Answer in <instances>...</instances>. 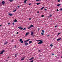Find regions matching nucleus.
<instances>
[{"instance_id": "obj_36", "label": "nucleus", "mask_w": 62, "mask_h": 62, "mask_svg": "<svg viewBox=\"0 0 62 62\" xmlns=\"http://www.w3.org/2000/svg\"><path fill=\"white\" fill-rule=\"evenodd\" d=\"M19 7H20V6H18V8H20Z\"/></svg>"}, {"instance_id": "obj_35", "label": "nucleus", "mask_w": 62, "mask_h": 62, "mask_svg": "<svg viewBox=\"0 0 62 62\" xmlns=\"http://www.w3.org/2000/svg\"><path fill=\"white\" fill-rule=\"evenodd\" d=\"M54 55V54L53 53L52 54V55Z\"/></svg>"}, {"instance_id": "obj_23", "label": "nucleus", "mask_w": 62, "mask_h": 62, "mask_svg": "<svg viewBox=\"0 0 62 62\" xmlns=\"http://www.w3.org/2000/svg\"><path fill=\"white\" fill-rule=\"evenodd\" d=\"M25 29H26V28H24L23 29V30H25Z\"/></svg>"}, {"instance_id": "obj_43", "label": "nucleus", "mask_w": 62, "mask_h": 62, "mask_svg": "<svg viewBox=\"0 0 62 62\" xmlns=\"http://www.w3.org/2000/svg\"><path fill=\"white\" fill-rule=\"evenodd\" d=\"M50 35H47V37H49V36H50Z\"/></svg>"}, {"instance_id": "obj_54", "label": "nucleus", "mask_w": 62, "mask_h": 62, "mask_svg": "<svg viewBox=\"0 0 62 62\" xmlns=\"http://www.w3.org/2000/svg\"><path fill=\"white\" fill-rule=\"evenodd\" d=\"M12 0V1H13L14 0Z\"/></svg>"}, {"instance_id": "obj_32", "label": "nucleus", "mask_w": 62, "mask_h": 62, "mask_svg": "<svg viewBox=\"0 0 62 62\" xmlns=\"http://www.w3.org/2000/svg\"><path fill=\"white\" fill-rule=\"evenodd\" d=\"M60 0H58V2H60Z\"/></svg>"}, {"instance_id": "obj_45", "label": "nucleus", "mask_w": 62, "mask_h": 62, "mask_svg": "<svg viewBox=\"0 0 62 62\" xmlns=\"http://www.w3.org/2000/svg\"><path fill=\"white\" fill-rule=\"evenodd\" d=\"M31 20V18H29V20Z\"/></svg>"}, {"instance_id": "obj_58", "label": "nucleus", "mask_w": 62, "mask_h": 62, "mask_svg": "<svg viewBox=\"0 0 62 62\" xmlns=\"http://www.w3.org/2000/svg\"><path fill=\"white\" fill-rule=\"evenodd\" d=\"M58 34L57 35V36H58Z\"/></svg>"}, {"instance_id": "obj_28", "label": "nucleus", "mask_w": 62, "mask_h": 62, "mask_svg": "<svg viewBox=\"0 0 62 62\" xmlns=\"http://www.w3.org/2000/svg\"><path fill=\"white\" fill-rule=\"evenodd\" d=\"M36 1H41V0H36Z\"/></svg>"}, {"instance_id": "obj_2", "label": "nucleus", "mask_w": 62, "mask_h": 62, "mask_svg": "<svg viewBox=\"0 0 62 62\" xmlns=\"http://www.w3.org/2000/svg\"><path fill=\"white\" fill-rule=\"evenodd\" d=\"M5 52V50H3L2 51H1V52L0 53V54H3V53Z\"/></svg>"}, {"instance_id": "obj_39", "label": "nucleus", "mask_w": 62, "mask_h": 62, "mask_svg": "<svg viewBox=\"0 0 62 62\" xmlns=\"http://www.w3.org/2000/svg\"><path fill=\"white\" fill-rule=\"evenodd\" d=\"M39 13V11H38L37 12V13Z\"/></svg>"}, {"instance_id": "obj_4", "label": "nucleus", "mask_w": 62, "mask_h": 62, "mask_svg": "<svg viewBox=\"0 0 62 62\" xmlns=\"http://www.w3.org/2000/svg\"><path fill=\"white\" fill-rule=\"evenodd\" d=\"M29 40H30V39H28V40L24 41V42L25 43V42H27V41H28Z\"/></svg>"}, {"instance_id": "obj_31", "label": "nucleus", "mask_w": 62, "mask_h": 62, "mask_svg": "<svg viewBox=\"0 0 62 62\" xmlns=\"http://www.w3.org/2000/svg\"><path fill=\"white\" fill-rule=\"evenodd\" d=\"M40 41V40H37L36 41Z\"/></svg>"}, {"instance_id": "obj_20", "label": "nucleus", "mask_w": 62, "mask_h": 62, "mask_svg": "<svg viewBox=\"0 0 62 62\" xmlns=\"http://www.w3.org/2000/svg\"><path fill=\"white\" fill-rule=\"evenodd\" d=\"M28 34V33H27L26 34L25 36H27Z\"/></svg>"}, {"instance_id": "obj_56", "label": "nucleus", "mask_w": 62, "mask_h": 62, "mask_svg": "<svg viewBox=\"0 0 62 62\" xmlns=\"http://www.w3.org/2000/svg\"><path fill=\"white\" fill-rule=\"evenodd\" d=\"M38 29V30H39V29Z\"/></svg>"}, {"instance_id": "obj_40", "label": "nucleus", "mask_w": 62, "mask_h": 62, "mask_svg": "<svg viewBox=\"0 0 62 62\" xmlns=\"http://www.w3.org/2000/svg\"><path fill=\"white\" fill-rule=\"evenodd\" d=\"M41 35H43V33H41Z\"/></svg>"}, {"instance_id": "obj_33", "label": "nucleus", "mask_w": 62, "mask_h": 62, "mask_svg": "<svg viewBox=\"0 0 62 62\" xmlns=\"http://www.w3.org/2000/svg\"><path fill=\"white\" fill-rule=\"evenodd\" d=\"M52 15H51L50 16V17H52Z\"/></svg>"}, {"instance_id": "obj_3", "label": "nucleus", "mask_w": 62, "mask_h": 62, "mask_svg": "<svg viewBox=\"0 0 62 62\" xmlns=\"http://www.w3.org/2000/svg\"><path fill=\"white\" fill-rule=\"evenodd\" d=\"M2 4L3 5H5V1H3L2 2Z\"/></svg>"}, {"instance_id": "obj_1", "label": "nucleus", "mask_w": 62, "mask_h": 62, "mask_svg": "<svg viewBox=\"0 0 62 62\" xmlns=\"http://www.w3.org/2000/svg\"><path fill=\"white\" fill-rule=\"evenodd\" d=\"M40 40V41H39L40 42L38 43V44H42V43H43V42H42V40Z\"/></svg>"}, {"instance_id": "obj_34", "label": "nucleus", "mask_w": 62, "mask_h": 62, "mask_svg": "<svg viewBox=\"0 0 62 62\" xmlns=\"http://www.w3.org/2000/svg\"><path fill=\"white\" fill-rule=\"evenodd\" d=\"M9 1L10 2H12V0H9Z\"/></svg>"}, {"instance_id": "obj_21", "label": "nucleus", "mask_w": 62, "mask_h": 62, "mask_svg": "<svg viewBox=\"0 0 62 62\" xmlns=\"http://www.w3.org/2000/svg\"><path fill=\"white\" fill-rule=\"evenodd\" d=\"M16 11V10L15 9V10H14V11H13V12H15V11Z\"/></svg>"}, {"instance_id": "obj_51", "label": "nucleus", "mask_w": 62, "mask_h": 62, "mask_svg": "<svg viewBox=\"0 0 62 62\" xmlns=\"http://www.w3.org/2000/svg\"><path fill=\"white\" fill-rule=\"evenodd\" d=\"M57 27V26H55V27Z\"/></svg>"}, {"instance_id": "obj_42", "label": "nucleus", "mask_w": 62, "mask_h": 62, "mask_svg": "<svg viewBox=\"0 0 62 62\" xmlns=\"http://www.w3.org/2000/svg\"><path fill=\"white\" fill-rule=\"evenodd\" d=\"M16 46H15V48H16Z\"/></svg>"}, {"instance_id": "obj_9", "label": "nucleus", "mask_w": 62, "mask_h": 62, "mask_svg": "<svg viewBox=\"0 0 62 62\" xmlns=\"http://www.w3.org/2000/svg\"><path fill=\"white\" fill-rule=\"evenodd\" d=\"M7 43H8V42H6L4 43V45H6V44H7Z\"/></svg>"}, {"instance_id": "obj_15", "label": "nucleus", "mask_w": 62, "mask_h": 62, "mask_svg": "<svg viewBox=\"0 0 62 62\" xmlns=\"http://www.w3.org/2000/svg\"><path fill=\"white\" fill-rule=\"evenodd\" d=\"M36 4H37V5H39V4H40V3H36Z\"/></svg>"}, {"instance_id": "obj_14", "label": "nucleus", "mask_w": 62, "mask_h": 62, "mask_svg": "<svg viewBox=\"0 0 62 62\" xmlns=\"http://www.w3.org/2000/svg\"><path fill=\"white\" fill-rule=\"evenodd\" d=\"M33 35V32L32 31L31 32V35Z\"/></svg>"}, {"instance_id": "obj_53", "label": "nucleus", "mask_w": 62, "mask_h": 62, "mask_svg": "<svg viewBox=\"0 0 62 62\" xmlns=\"http://www.w3.org/2000/svg\"><path fill=\"white\" fill-rule=\"evenodd\" d=\"M13 24H14V23H13Z\"/></svg>"}, {"instance_id": "obj_57", "label": "nucleus", "mask_w": 62, "mask_h": 62, "mask_svg": "<svg viewBox=\"0 0 62 62\" xmlns=\"http://www.w3.org/2000/svg\"><path fill=\"white\" fill-rule=\"evenodd\" d=\"M61 58H62V56L61 57Z\"/></svg>"}, {"instance_id": "obj_49", "label": "nucleus", "mask_w": 62, "mask_h": 62, "mask_svg": "<svg viewBox=\"0 0 62 62\" xmlns=\"http://www.w3.org/2000/svg\"><path fill=\"white\" fill-rule=\"evenodd\" d=\"M15 55H16L15 57H16V55H17V54H16Z\"/></svg>"}, {"instance_id": "obj_25", "label": "nucleus", "mask_w": 62, "mask_h": 62, "mask_svg": "<svg viewBox=\"0 0 62 62\" xmlns=\"http://www.w3.org/2000/svg\"><path fill=\"white\" fill-rule=\"evenodd\" d=\"M23 41H21V43H23Z\"/></svg>"}, {"instance_id": "obj_11", "label": "nucleus", "mask_w": 62, "mask_h": 62, "mask_svg": "<svg viewBox=\"0 0 62 62\" xmlns=\"http://www.w3.org/2000/svg\"><path fill=\"white\" fill-rule=\"evenodd\" d=\"M9 16H12V15H13L12 14H9Z\"/></svg>"}, {"instance_id": "obj_59", "label": "nucleus", "mask_w": 62, "mask_h": 62, "mask_svg": "<svg viewBox=\"0 0 62 62\" xmlns=\"http://www.w3.org/2000/svg\"><path fill=\"white\" fill-rule=\"evenodd\" d=\"M7 61H8V60H7Z\"/></svg>"}, {"instance_id": "obj_12", "label": "nucleus", "mask_w": 62, "mask_h": 62, "mask_svg": "<svg viewBox=\"0 0 62 62\" xmlns=\"http://www.w3.org/2000/svg\"><path fill=\"white\" fill-rule=\"evenodd\" d=\"M24 59V57L22 58L21 59V60H23Z\"/></svg>"}, {"instance_id": "obj_18", "label": "nucleus", "mask_w": 62, "mask_h": 62, "mask_svg": "<svg viewBox=\"0 0 62 62\" xmlns=\"http://www.w3.org/2000/svg\"><path fill=\"white\" fill-rule=\"evenodd\" d=\"M42 31L43 33H44V32H45L43 30H42Z\"/></svg>"}, {"instance_id": "obj_47", "label": "nucleus", "mask_w": 62, "mask_h": 62, "mask_svg": "<svg viewBox=\"0 0 62 62\" xmlns=\"http://www.w3.org/2000/svg\"><path fill=\"white\" fill-rule=\"evenodd\" d=\"M57 11H59L58 10V9H57Z\"/></svg>"}, {"instance_id": "obj_50", "label": "nucleus", "mask_w": 62, "mask_h": 62, "mask_svg": "<svg viewBox=\"0 0 62 62\" xmlns=\"http://www.w3.org/2000/svg\"><path fill=\"white\" fill-rule=\"evenodd\" d=\"M60 34V33H59L58 34V35H59Z\"/></svg>"}, {"instance_id": "obj_16", "label": "nucleus", "mask_w": 62, "mask_h": 62, "mask_svg": "<svg viewBox=\"0 0 62 62\" xmlns=\"http://www.w3.org/2000/svg\"><path fill=\"white\" fill-rule=\"evenodd\" d=\"M31 28V27L30 26L28 28V29H30V28Z\"/></svg>"}, {"instance_id": "obj_37", "label": "nucleus", "mask_w": 62, "mask_h": 62, "mask_svg": "<svg viewBox=\"0 0 62 62\" xmlns=\"http://www.w3.org/2000/svg\"><path fill=\"white\" fill-rule=\"evenodd\" d=\"M44 10H47V9H46V8H45L44 9Z\"/></svg>"}, {"instance_id": "obj_19", "label": "nucleus", "mask_w": 62, "mask_h": 62, "mask_svg": "<svg viewBox=\"0 0 62 62\" xmlns=\"http://www.w3.org/2000/svg\"><path fill=\"white\" fill-rule=\"evenodd\" d=\"M44 8V7H42L40 9L41 10H42V9H43V8Z\"/></svg>"}, {"instance_id": "obj_5", "label": "nucleus", "mask_w": 62, "mask_h": 62, "mask_svg": "<svg viewBox=\"0 0 62 62\" xmlns=\"http://www.w3.org/2000/svg\"><path fill=\"white\" fill-rule=\"evenodd\" d=\"M29 44H31V43H32V41H30L29 42Z\"/></svg>"}, {"instance_id": "obj_52", "label": "nucleus", "mask_w": 62, "mask_h": 62, "mask_svg": "<svg viewBox=\"0 0 62 62\" xmlns=\"http://www.w3.org/2000/svg\"><path fill=\"white\" fill-rule=\"evenodd\" d=\"M1 25H2V24H1V25H0V27L1 26Z\"/></svg>"}, {"instance_id": "obj_29", "label": "nucleus", "mask_w": 62, "mask_h": 62, "mask_svg": "<svg viewBox=\"0 0 62 62\" xmlns=\"http://www.w3.org/2000/svg\"><path fill=\"white\" fill-rule=\"evenodd\" d=\"M44 17V15H42V16H41L42 17Z\"/></svg>"}, {"instance_id": "obj_8", "label": "nucleus", "mask_w": 62, "mask_h": 62, "mask_svg": "<svg viewBox=\"0 0 62 62\" xmlns=\"http://www.w3.org/2000/svg\"><path fill=\"white\" fill-rule=\"evenodd\" d=\"M34 58V57H32L30 59H29V60H32V59H33Z\"/></svg>"}, {"instance_id": "obj_48", "label": "nucleus", "mask_w": 62, "mask_h": 62, "mask_svg": "<svg viewBox=\"0 0 62 62\" xmlns=\"http://www.w3.org/2000/svg\"><path fill=\"white\" fill-rule=\"evenodd\" d=\"M10 24V23H8V24Z\"/></svg>"}, {"instance_id": "obj_38", "label": "nucleus", "mask_w": 62, "mask_h": 62, "mask_svg": "<svg viewBox=\"0 0 62 62\" xmlns=\"http://www.w3.org/2000/svg\"><path fill=\"white\" fill-rule=\"evenodd\" d=\"M60 10L61 11H62V8Z\"/></svg>"}, {"instance_id": "obj_7", "label": "nucleus", "mask_w": 62, "mask_h": 62, "mask_svg": "<svg viewBox=\"0 0 62 62\" xmlns=\"http://www.w3.org/2000/svg\"><path fill=\"white\" fill-rule=\"evenodd\" d=\"M31 27H31H34V25H31V26H30Z\"/></svg>"}, {"instance_id": "obj_46", "label": "nucleus", "mask_w": 62, "mask_h": 62, "mask_svg": "<svg viewBox=\"0 0 62 62\" xmlns=\"http://www.w3.org/2000/svg\"><path fill=\"white\" fill-rule=\"evenodd\" d=\"M21 30H22V29H23V28H21Z\"/></svg>"}, {"instance_id": "obj_55", "label": "nucleus", "mask_w": 62, "mask_h": 62, "mask_svg": "<svg viewBox=\"0 0 62 62\" xmlns=\"http://www.w3.org/2000/svg\"><path fill=\"white\" fill-rule=\"evenodd\" d=\"M8 58V59L9 58V57H8V58Z\"/></svg>"}, {"instance_id": "obj_10", "label": "nucleus", "mask_w": 62, "mask_h": 62, "mask_svg": "<svg viewBox=\"0 0 62 62\" xmlns=\"http://www.w3.org/2000/svg\"><path fill=\"white\" fill-rule=\"evenodd\" d=\"M60 39H61V38H60L59 39H57V41H59V40H60Z\"/></svg>"}, {"instance_id": "obj_26", "label": "nucleus", "mask_w": 62, "mask_h": 62, "mask_svg": "<svg viewBox=\"0 0 62 62\" xmlns=\"http://www.w3.org/2000/svg\"><path fill=\"white\" fill-rule=\"evenodd\" d=\"M57 6H60V4H59L58 5H57Z\"/></svg>"}, {"instance_id": "obj_44", "label": "nucleus", "mask_w": 62, "mask_h": 62, "mask_svg": "<svg viewBox=\"0 0 62 62\" xmlns=\"http://www.w3.org/2000/svg\"><path fill=\"white\" fill-rule=\"evenodd\" d=\"M31 5V4L30 3V4H29V5Z\"/></svg>"}, {"instance_id": "obj_24", "label": "nucleus", "mask_w": 62, "mask_h": 62, "mask_svg": "<svg viewBox=\"0 0 62 62\" xmlns=\"http://www.w3.org/2000/svg\"><path fill=\"white\" fill-rule=\"evenodd\" d=\"M17 20H16V19H15V21H14V22H17Z\"/></svg>"}, {"instance_id": "obj_27", "label": "nucleus", "mask_w": 62, "mask_h": 62, "mask_svg": "<svg viewBox=\"0 0 62 62\" xmlns=\"http://www.w3.org/2000/svg\"><path fill=\"white\" fill-rule=\"evenodd\" d=\"M50 46H51V47H52V46H53V45L52 44H51L50 45Z\"/></svg>"}, {"instance_id": "obj_41", "label": "nucleus", "mask_w": 62, "mask_h": 62, "mask_svg": "<svg viewBox=\"0 0 62 62\" xmlns=\"http://www.w3.org/2000/svg\"><path fill=\"white\" fill-rule=\"evenodd\" d=\"M19 34V32H17L16 33V34Z\"/></svg>"}, {"instance_id": "obj_30", "label": "nucleus", "mask_w": 62, "mask_h": 62, "mask_svg": "<svg viewBox=\"0 0 62 62\" xmlns=\"http://www.w3.org/2000/svg\"><path fill=\"white\" fill-rule=\"evenodd\" d=\"M41 51H40V50H39L38 51V52H41Z\"/></svg>"}, {"instance_id": "obj_6", "label": "nucleus", "mask_w": 62, "mask_h": 62, "mask_svg": "<svg viewBox=\"0 0 62 62\" xmlns=\"http://www.w3.org/2000/svg\"><path fill=\"white\" fill-rule=\"evenodd\" d=\"M25 44V46H27V45H28V43H26Z\"/></svg>"}, {"instance_id": "obj_22", "label": "nucleus", "mask_w": 62, "mask_h": 62, "mask_svg": "<svg viewBox=\"0 0 62 62\" xmlns=\"http://www.w3.org/2000/svg\"><path fill=\"white\" fill-rule=\"evenodd\" d=\"M23 39H20V41H22Z\"/></svg>"}, {"instance_id": "obj_17", "label": "nucleus", "mask_w": 62, "mask_h": 62, "mask_svg": "<svg viewBox=\"0 0 62 62\" xmlns=\"http://www.w3.org/2000/svg\"><path fill=\"white\" fill-rule=\"evenodd\" d=\"M18 28H19V29H21V28H22V27H18Z\"/></svg>"}, {"instance_id": "obj_13", "label": "nucleus", "mask_w": 62, "mask_h": 62, "mask_svg": "<svg viewBox=\"0 0 62 62\" xmlns=\"http://www.w3.org/2000/svg\"><path fill=\"white\" fill-rule=\"evenodd\" d=\"M26 1H27V0H25L24 1V3L25 4L26 3Z\"/></svg>"}]
</instances>
